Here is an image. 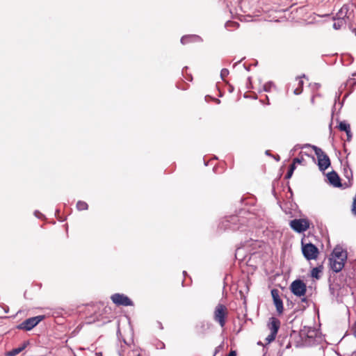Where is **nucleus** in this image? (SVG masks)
Masks as SVG:
<instances>
[{
	"label": "nucleus",
	"mask_w": 356,
	"mask_h": 356,
	"mask_svg": "<svg viewBox=\"0 0 356 356\" xmlns=\"http://www.w3.org/2000/svg\"><path fill=\"white\" fill-rule=\"evenodd\" d=\"M348 259V252L340 245H337L329 257V266L334 273L341 272Z\"/></svg>",
	"instance_id": "nucleus-1"
},
{
	"label": "nucleus",
	"mask_w": 356,
	"mask_h": 356,
	"mask_svg": "<svg viewBox=\"0 0 356 356\" xmlns=\"http://www.w3.org/2000/svg\"><path fill=\"white\" fill-rule=\"evenodd\" d=\"M228 315L229 311L227 307L222 304H218L213 311V320L223 328L226 324Z\"/></svg>",
	"instance_id": "nucleus-2"
},
{
	"label": "nucleus",
	"mask_w": 356,
	"mask_h": 356,
	"mask_svg": "<svg viewBox=\"0 0 356 356\" xmlns=\"http://www.w3.org/2000/svg\"><path fill=\"white\" fill-rule=\"evenodd\" d=\"M313 149L318 159V165L321 170H326L330 165L329 156L319 147L313 146Z\"/></svg>",
	"instance_id": "nucleus-3"
},
{
	"label": "nucleus",
	"mask_w": 356,
	"mask_h": 356,
	"mask_svg": "<svg viewBox=\"0 0 356 356\" xmlns=\"http://www.w3.org/2000/svg\"><path fill=\"white\" fill-rule=\"evenodd\" d=\"M302 252L307 260L316 259L319 254L317 247L311 243L304 244L302 242Z\"/></svg>",
	"instance_id": "nucleus-4"
},
{
	"label": "nucleus",
	"mask_w": 356,
	"mask_h": 356,
	"mask_svg": "<svg viewBox=\"0 0 356 356\" xmlns=\"http://www.w3.org/2000/svg\"><path fill=\"white\" fill-rule=\"evenodd\" d=\"M289 225L295 232L302 233L309 228L310 223L306 218H299L291 220Z\"/></svg>",
	"instance_id": "nucleus-5"
},
{
	"label": "nucleus",
	"mask_w": 356,
	"mask_h": 356,
	"mask_svg": "<svg viewBox=\"0 0 356 356\" xmlns=\"http://www.w3.org/2000/svg\"><path fill=\"white\" fill-rule=\"evenodd\" d=\"M290 290L295 296L302 297L307 292V286L303 281L296 280L291 284Z\"/></svg>",
	"instance_id": "nucleus-6"
},
{
	"label": "nucleus",
	"mask_w": 356,
	"mask_h": 356,
	"mask_svg": "<svg viewBox=\"0 0 356 356\" xmlns=\"http://www.w3.org/2000/svg\"><path fill=\"white\" fill-rule=\"evenodd\" d=\"M111 300L118 306H133L132 300L122 293H114L111 297Z\"/></svg>",
	"instance_id": "nucleus-7"
},
{
	"label": "nucleus",
	"mask_w": 356,
	"mask_h": 356,
	"mask_svg": "<svg viewBox=\"0 0 356 356\" xmlns=\"http://www.w3.org/2000/svg\"><path fill=\"white\" fill-rule=\"evenodd\" d=\"M44 318V316H38L32 318H29L25 320L19 325V329L25 330H31L35 326H36Z\"/></svg>",
	"instance_id": "nucleus-8"
},
{
	"label": "nucleus",
	"mask_w": 356,
	"mask_h": 356,
	"mask_svg": "<svg viewBox=\"0 0 356 356\" xmlns=\"http://www.w3.org/2000/svg\"><path fill=\"white\" fill-rule=\"evenodd\" d=\"M271 296L273 300V304L276 307V311L279 315H281L284 312V306L282 300L280 298V291L277 289L271 290Z\"/></svg>",
	"instance_id": "nucleus-9"
},
{
	"label": "nucleus",
	"mask_w": 356,
	"mask_h": 356,
	"mask_svg": "<svg viewBox=\"0 0 356 356\" xmlns=\"http://www.w3.org/2000/svg\"><path fill=\"white\" fill-rule=\"evenodd\" d=\"M210 328V324L204 321H200L195 326V333L199 336H204Z\"/></svg>",
	"instance_id": "nucleus-10"
},
{
	"label": "nucleus",
	"mask_w": 356,
	"mask_h": 356,
	"mask_svg": "<svg viewBox=\"0 0 356 356\" xmlns=\"http://www.w3.org/2000/svg\"><path fill=\"white\" fill-rule=\"evenodd\" d=\"M268 327L271 333L277 334L280 327V320L275 317H271L270 318V323H268Z\"/></svg>",
	"instance_id": "nucleus-11"
},
{
	"label": "nucleus",
	"mask_w": 356,
	"mask_h": 356,
	"mask_svg": "<svg viewBox=\"0 0 356 356\" xmlns=\"http://www.w3.org/2000/svg\"><path fill=\"white\" fill-rule=\"evenodd\" d=\"M327 178L330 182L336 187L341 186L340 178L338 174L333 171L327 174Z\"/></svg>",
	"instance_id": "nucleus-12"
},
{
	"label": "nucleus",
	"mask_w": 356,
	"mask_h": 356,
	"mask_svg": "<svg viewBox=\"0 0 356 356\" xmlns=\"http://www.w3.org/2000/svg\"><path fill=\"white\" fill-rule=\"evenodd\" d=\"M28 343H29L28 341H25L21 346H19L17 348H13L10 352H8V356H15V355H18L19 353H21L22 350H24L26 348Z\"/></svg>",
	"instance_id": "nucleus-13"
},
{
	"label": "nucleus",
	"mask_w": 356,
	"mask_h": 356,
	"mask_svg": "<svg viewBox=\"0 0 356 356\" xmlns=\"http://www.w3.org/2000/svg\"><path fill=\"white\" fill-rule=\"evenodd\" d=\"M323 266H320L318 267H315L312 270L311 275L312 277L316 279H319V274L322 272Z\"/></svg>",
	"instance_id": "nucleus-14"
},
{
	"label": "nucleus",
	"mask_w": 356,
	"mask_h": 356,
	"mask_svg": "<svg viewBox=\"0 0 356 356\" xmlns=\"http://www.w3.org/2000/svg\"><path fill=\"white\" fill-rule=\"evenodd\" d=\"M338 128L340 131L348 132L349 130L350 129V126L349 124L346 123V122H341L339 124Z\"/></svg>",
	"instance_id": "nucleus-15"
},
{
	"label": "nucleus",
	"mask_w": 356,
	"mask_h": 356,
	"mask_svg": "<svg viewBox=\"0 0 356 356\" xmlns=\"http://www.w3.org/2000/svg\"><path fill=\"white\" fill-rule=\"evenodd\" d=\"M76 208L79 211H84L88 209V204L83 201H78Z\"/></svg>",
	"instance_id": "nucleus-16"
},
{
	"label": "nucleus",
	"mask_w": 356,
	"mask_h": 356,
	"mask_svg": "<svg viewBox=\"0 0 356 356\" xmlns=\"http://www.w3.org/2000/svg\"><path fill=\"white\" fill-rule=\"evenodd\" d=\"M275 88V85L270 82L266 83L264 85V90L266 92H270L273 88Z\"/></svg>",
	"instance_id": "nucleus-17"
},
{
	"label": "nucleus",
	"mask_w": 356,
	"mask_h": 356,
	"mask_svg": "<svg viewBox=\"0 0 356 356\" xmlns=\"http://www.w3.org/2000/svg\"><path fill=\"white\" fill-rule=\"evenodd\" d=\"M351 211L353 215L356 216V195L353 198L352 207H351Z\"/></svg>",
	"instance_id": "nucleus-18"
},
{
	"label": "nucleus",
	"mask_w": 356,
	"mask_h": 356,
	"mask_svg": "<svg viewBox=\"0 0 356 356\" xmlns=\"http://www.w3.org/2000/svg\"><path fill=\"white\" fill-rule=\"evenodd\" d=\"M276 335L277 334L270 332V334L266 337V340L268 343H270L275 339Z\"/></svg>",
	"instance_id": "nucleus-19"
},
{
	"label": "nucleus",
	"mask_w": 356,
	"mask_h": 356,
	"mask_svg": "<svg viewBox=\"0 0 356 356\" xmlns=\"http://www.w3.org/2000/svg\"><path fill=\"white\" fill-rule=\"evenodd\" d=\"M343 24V21L342 20H339L337 22H334L333 24V27L335 29H339L341 28V26H342Z\"/></svg>",
	"instance_id": "nucleus-20"
},
{
	"label": "nucleus",
	"mask_w": 356,
	"mask_h": 356,
	"mask_svg": "<svg viewBox=\"0 0 356 356\" xmlns=\"http://www.w3.org/2000/svg\"><path fill=\"white\" fill-rule=\"evenodd\" d=\"M293 161L296 164H297V163L300 164L304 161V158L302 156L301 158H294L293 159Z\"/></svg>",
	"instance_id": "nucleus-21"
},
{
	"label": "nucleus",
	"mask_w": 356,
	"mask_h": 356,
	"mask_svg": "<svg viewBox=\"0 0 356 356\" xmlns=\"http://www.w3.org/2000/svg\"><path fill=\"white\" fill-rule=\"evenodd\" d=\"M293 171L289 169L287 173L285 175V179H290L293 175Z\"/></svg>",
	"instance_id": "nucleus-22"
},
{
	"label": "nucleus",
	"mask_w": 356,
	"mask_h": 356,
	"mask_svg": "<svg viewBox=\"0 0 356 356\" xmlns=\"http://www.w3.org/2000/svg\"><path fill=\"white\" fill-rule=\"evenodd\" d=\"M156 327L160 330H163V325L161 322L159 321H156Z\"/></svg>",
	"instance_id": "nucleus-23"
},
{
	"label": "nucleus",
	"mask_w": 356,
	"mask_h": 356,
	"mask_svg": "<svg viewBox=\"0 0 356 356\" xmlns=\"http://www.w3.org/2000/svg\"><path fill=\"white\" fill-rule=\"evenodd\" d=\"M346 136H347V140H350L351 138H352V134H351V131L350 129L349 130L348 132H346Z\"/></svg>",
	"instance_id": "nucleus-24"
},
{
	"label": "nucleus",
	"mask_w": 356,
	"mask_h": 356,
	"mask_svg": "<svg viewBox=\"0 0 356 356\" xmlns=\"http://www.w3.org/2000/svg\"><path fill=\"white\" fill-rule=\"evenodd\" d=\"M296 163H294V162L293 161L292 163L289 166V170H292L294 172L295 169H296Z\"/></svg>",
	"instance_id": "nucleus-25"
},
{
	"label": "nucleus",
	"mask_w": 356,
	"mask_h": 356,
	"mask_svg": "<svg viewBox=\"0 0 356 356\" xmlns=\"http://www.w3.org/2000/svg\"><path fill=\"white\" fill-rule=\"evenodd\" d=\"M227 356H236V352L235 350H231Z\"/></svg>",
	"instance_id": "nucleus-26"
},
{
	"label": "nucleus",
	"mask_w": 356,
	"mask_h": 356,
	"mask_svg": "<svg viewBox=\"0 0 356 356\" xmlns=\"http://www.w3.org/2000/svg\"><path fill=\"white\" fill-rule=\"evenodd\" d=\"M302 92V89H299V88H296L295 90H294V93L296 95H299Z\"/></svg>",
	"instance_id": "nucleus-27"
},
{
	"label": "nucleus",
	"mask_w": 356,
	"mask_h": 356,
	"mask_svg": "<svg viewBox=\"0 0 356 356\" xmlns=\"http://www.w3.org/2000/svg\"><path fill=\"white\" fill-rule=\"evenodd\" d=\"M225 74H228V70L227 69H222L221 71V74L224 75Z\"/></svg>",
	"instance_id": "nucleus-28"
},
{
	"label": "nucleus",
	"mask_w": 356,
	"mask_h": 356,
	"mask_svg": "<svg viewBox=\"0 0 356 356\" xmlns=\"http://www.w3.org/2000/svg\"><path fill=\"white\" fill-rule=\"evenodd\" d=\"M301 302H305L306 304H307V298L304 297L301 299Z\"/></svg>",
	"instance_id": "nucleus-29"
},
{
	"label": "nucleus",
	"mask_w": 356,
	"mask_h": 356,
	"mask_svg": "<svg viewBox=\"0 0 356 356\" xmlns=\"http://www.w3.org/2000/svg\"><path fill=\"white\" fill-rule=\"evenodd\" d=\"M353 335L356 337V325L353 329Z\"/></svg>",
	"instance_id": "nucleus-30"
},
{
	"label": "nucleus",
	"mask_w": 356,
	"mask_h": 356,
	"mask_svg": "<svg viewBox=\"0 0 356 356\" xmlns=\"http://www.w3.org/2000/svg\"><path fill=\"white\" fill-rule=\"evenodd\" d=\"M185 40H186V38H184H184H181V42H182L183 44H184V41H185Z\"/></svg>",
	"instance_id": "nucleus-31"
},
{
	"label": "nucleus",
	"mask_w": 356,
	"mask_h": 356,
	"mask_svg": "<svg viewBox=\"0 0 356 356\" xmlns=\"http://www.w3.org/2000/svg\"><path fill=\"white\" fill-rule=\"evenodd\" d=\"M299 85L300 86V87H302V85H303V81H299Z\"/></svg>",
	"instance_id": "nucleus-32"
}]
</instances>
